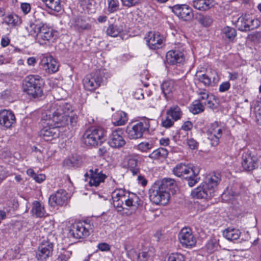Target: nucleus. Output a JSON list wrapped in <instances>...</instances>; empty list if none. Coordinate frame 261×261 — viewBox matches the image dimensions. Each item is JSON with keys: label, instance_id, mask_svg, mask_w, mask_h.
Returning a JSON list of instances; mask_svg holds the SVG:
<instances>
[{"label": "nucleus", "instance_id": "de8ad7c7", "mask_svg": "<svg viewBox=\"0 0 261 261\" xmlns=\"http://www.w3.org/2000/svg\"><path fill=\"white\" fill-rule=\"evenodd\" d=\"M151 254L149 251H143L141 252H139L136 261H148L150 259Z\"/></svg>", "mask_w": 261, "mask_h": 261}, {"label": "nucleus", "instance_id": "0eeeda50", "mask_svg": "<svg viewBox=\"0 0 261 261\" xmlns=\"http://www.w3.org/2000/svg\"><path fill=\"white\" fill-rule=\"evenodd\" d=\"M150 120L145 119L135 124H129L126 129L127 136L130 139H137L143 137L144 133L148 131Z\"/></svg>", "mask_w": 261, "mask_h": 261}, {"label": "nucleus", "instance_id": "72a5a7b5", "mask_svg": "<svg viewBox=\"0 0 261 261\" xmlns=\"http://www.w3.org/2000/svg\"><path fill=\"white\" fill-rule=\"evenodd\" d=\"M45 25L41 23H31L30 25L27 27V30L29 33V35L36 37V38H37V36L38 35L40 32L42 31V29L43 27H44Z\"/></svg>", "mask_w": 261, "mask_h": 261}, {"label": "nucleus", "instance_id": "4be33fe9", "mask_svg": "<svg viewBox=\"0 0 261 261\" xmlns=\"http://www.w3.org/2000/svg\"><path fill=\"white\" fill-rule=\"evenodd\" d=\"M16 119L14 113L6 110L0 111V124L7 128H9L15 123Z\"/></svg>", "mask_w": 261, "mask_h": 261}, {"label": "nucleus", "instance_id": "393cba45", "mask_svg": "<svg viewBox=\"0 0 261 261\" xmlns=\"http://www.w3.org/2000/svg\"><path fill=\"white\" fill-rule=\"evenodd\" d=\"M31 212L32 216L36 218H43L46 216L44 205L38 201H34L32 203Z\"/></svg>", "mask_w": 261, "mask_h": 261}, {"label": "nucleus", "instance_id": "8fccbe9b", "mask_svg": "<svg viewBox=\"0 0 261 261\" xmlns=\"http://www.w3.org/2000/svg\"><path fill=\"white\" fill-rule=\"evenodd\" d=\"M126 197L125 191L122 189L116 190L113 192V199H115V197H117L119 199H125Z\"/></svg>", "mask_w": 261, "mask_h": 261}, {"label": "nucleus", "instance_id": "0e129e2a", "mask_svg": "<svg viewBox=\"0 0 261 261\" xmlns=\"http://www.w3.org/2000/svg\"><path fill=\"white\" fill-rule=\"evenodd\" d=\"M134 97L137 99H141L144 98L143 90L141 89H138L136 90L134 94Z\"/></svg>", "mask_w": 261, "mask_h": 261}, {"label": "nucleus", "instance_id": "a19ab883", "mask_svg": "<svg viewBox=\"0 0 261 261\" xmlns=\"http://www.w3.org/2000/svg\"><path fill=\"white\" fill-rule=\"evenodd\" d=\"M197 19L198 22L205 27L210 26L213 22L212 18L208 15L200 14Z\"/></svg>", "mask_w": 261, "mask_h": 261}, {"label": "nucleus", "instance_id": "473e14b6", "mask_svg": "<svg viewBox=\"0 0 261 261\" xmlns=\"http://www.w3.org/2000/svg\"><path fill=\"white\" fill-rule=\"evenodd\" d=\"M166 114L171 117L173 120L176 121L180 119L182 115V112L179 107L175 105L170 107L167 111Z\"/></svg>", "mask_w": 261, "mask_h": 261}, {"label": "nucleus", "instance_id": "864d4df0", "mask_svg": "<svg viewBox=\"0 0 261 261\" xmlns=\"http://www.w3.org/2000/svg\"><path fill=\"white\" fill-rule=\"evenodd\" d=\"M169 117L170 116H168L167 115L166 119L163 120L162 122V125L163 127L165 128H169L173 125L175 121H174L172 119H170Z\"/></svg>", "mask_w": 261, "mask_h": 261}, {"label": "nucleus", "instance_id": "7c9ffc66", "mask_svg": "<svg viewBox=\"0 0 261 261\" xmlns=\"http://www.w3.org/2000/svg\"><path fill=\"white\" fill-rule=\"evenodd\" d=\"M223 235L228 240L233 241L240 238L241 231L238 229L228 228L223 231Z\"/></svg>", "mask_w": 261, "mask_h": 261}, {"label": "nucleus", "instance_id": "774afa93", "mask_svg": "<svg viewBox=\"0 0 261 261\" xmlns=\"http://www.w3.org/2000/svg\"><path fill=\"white\" fill-rule=\"evenodd\" d=\"M10 42V40L7 36H4L2 37L1 41V44L3 47H6L9 44Z\"/></svg>", "mask_w": 261, "mask_h": 261}, {"label": "nucleus", "instance_id": "c9c22d12", "mask_svg": "<svg viewBox=\"0 0 261 261\" xmlns=\"http://www.w3.org/2000/svg\"><path fill=\"white\" fill-rule=\"evenodd\" d=\"M189 110L193 114H199L204 110V103L200 100H195L190 105Z\"/></svg>", "mask_w": 261, "mask_h": 261}, {"label": "nucleus", "instance_id": "5fc2aeb1", "mask_svg": "<svg viewBox=\"0 0 261 261\" xmlns=\"http://www.w3.org/2000/svg\"><path fill=\"white\" fill-rule=\"evenodd\" d=\"M94 0H79L80 5L83 8L89 9L93 5Z\"/></svg>", "mask_w": 261, "mask_h": 261}, {"label": "nucleus", "instance_id": "a211bd4d", "mask_svg": "<svg viewBox=\"0 0 261 261\" xmlns=\"http://www.w3.org/2000/svg\"><path fill=\"white\" fill-rule=\"evenodd\" d=\"M41 68L48 73H53L58 70L59 65L51 56H44L40 62Z\"/></svg>", "mask_w": 261, "mask_h": 261}, {"label": "nucleus", "instance_id": "f3484780", "mask_svg": "<svg viewBox=\"0 0 261 261\" xmlns=\"http://www.w3.org/2000/svg\"><path fill=\"white\" fill-rule=\"evenodd\" d=\"M145 39L147 45L151 49H159L164 45V37L159 32H148Z\"/></svg>", "mask_w": 261, "mask_h": 261}, {"label": "nucleus", "instance_id": "c03bdc74", "mask_svg": "<svg viewBox=\"0 0 261 261\" xmlns=\"http://www.w3.org/2000/svg\"><path fill=\"white\" fill-rule=\"evenodd\" d=\"M125 250L128 257L133 261H136L139 255V253L130 246L125 247Z\"/></svg>", "mask_w": 261, "mask_h": 261}, {"label": "nucleus", "instance_id": "4d7b16f0", "mask_svg": "<svg viewBox=\"0 0 261 261\" xmlns=\"http://www.w3.org/2000/svg\"><path fill=\"white\" fill-rule=\"evenodd\" d=\"M230 87V84L229 82H224L220 84L219 90L221 92H224L227 91Z\"/></svg>", "mask_w": 261, "mask_h": 261}, {"label": "nucleus", "instance_id": "338daca9", "mask_svg": "<svg viewBox=\"0 0 261 261\" xmlns=\"http://www.w3.org/2000/svg\"><path fill=\"white\" fill-rule=\"evenodd\" d=\"M33 179L38 183H41L45 179V176L44 174H37L35 175Z\"/></svg>", "mask_w": 261, "mask_h": 261}, {"label": "nucleus", "instance_id": "3c124183", "mask_svg": "<svg viewBox=\"0 0 261 261\" xmlns=\"http://www.w3.org/2000/svg\"><path fill=\"white\" fill-rule=\"evenodd\" d=\"M127 120L126 114L124 112H120L119 119L114 122V123L116 125H122L125 123Z\"/></svg>", "mask_w": 261, "mask_h": 261}, {"label": "nucleus", "instance_id": "2f4dec72", "mask_svg": "<svg viewBox=\"0 0 261 261\" xmlns=\"http://www.w3.org/2000/svg\"><path fill=\"white\" fill-rule=\"evenodd\" d=\"M222 37L229 42H233L237 36L236 30L230 27H225L222 30Z\"/></svg>", "mask_w": 261, "mask_h": 261}, {"label": "nucleus", "instance_id": "6e6d98bb", "mask_svg": "<svg viewBox=\"0 0 261 261\" xmlns=\"http://www.w3.org/2000/svg\"><path fill=\"white\" fill-rule=\"evenodd\" d=\"M186 142L187 145L191 149H195L197 148L198 143L194 139H187Z\"/></svg>", "mask_w": 261, "mask_h": 261}, {"label": "nucleus", "instance_id": "13d9d810", "mask_svg": "<svg viewBox=\"0 0 261 261\" xmlns=\"http://www.w3.org/2000/svg\"><path fill=\"white\" fill-rule=\"evenodd\" d=\"M122 4L127 7L134 6L138 4L137 0H121Z\"/></svg>", "mask_w": 261, "mask_h": 261}, {"label": "nucleus", "instance_id": "79ce46f5", "mask_svg": "<svg viewBox=\"0 0 261 261\" xmlns=\"http://www.w3.org/2000/svg\"><path fill=\"white\" fill-rule=\"evenodd\" d=\"M108 11L110 13L117 11L119 8V3L118 0H107Z\"/></svg>", "mask_w": 261, "mask_h": 261}, {"label": "nucleus", "instance_id": "aec40b11", "mask_svg": "<svg viewBox=\"0 0 261 261\" xmlns=\"http://www.w3.org/2000/svg\"><path fill=\"white\" fill-rule=\"evenodd\" d=\"M222 128L219 126L217 121L212 123L209 129L208 139L211 141V145L215 146L219 144V139L222 135Z\"/></svg>", "mask_w": 261, "mask_h": 261}, {"label": "nucleus", "instance_id": "e2e57ef3", "mask_svg": "<svg viewBox=\"0 0 261 261\" xmlns=\"http://www.w3.org/2000/svg\"><path fill=\"white\" fill-rule=\"evenodd\" d=\"M193 127V124L191 122L189 121H187L185 122L184 124L181 126V128L180 130H182L183 131H186L187 132V131L190 130L192 129Z\"/></svg>", "mask_w": 261, "mask_h": 261}, {"label": "nucleus", "instance_id": "ea45409f", "mask_svg": "<svg viewBox=\"0 0 261 261\" xmlns=\"http://www.w3.org/2000/svg\"><path fill=\"white\" fill-rule=\"evenodd\" d=\"M72 255V251L67 249H62L59 252L57 261H68Z\"/></svg>", "mask_w": 261, "mask_h": 261}, {"label": "nucleus", "instance_id": "09e8293b", "mask_svg": "<svg viewBox=\"0 0 261 261\" xmlns=\"http://www.w3.org/2000/svg\"><path fill=\"white\" fill-rule=\"evenodd\" d=\"M184 256L179 253L171 254L168 258V261H184Z\"/></svg>", "mask_w": 261, "mask_h": 261}, {"label": "nucleus", "instance_id": "6ab92c4d", "mask_svg": "<svg viewBox=\"0 0 261 261\" xmlns=\"http://www.w3.org/2000/svg\"><path fill=\"white\" fill-rule=\"evenodd\" d=\"M68 199V193L63 189L57 191L55 194L51 195L48 202L51 206L63 205Z\"/></svg>", "mask_w": 261, "mask_h": 261}, {"label": "nucleus", "instance_id": "1a4fd4ad", "mask_svg": "<svg viewBox=\"0 0 261 261\" xmlns=\"http://www.w3.org/2000/svg\"><path fill=\"white\" fill-rule=\"evenodd\" d=\"M149 199L155 204L165 205L169 199V193L168 191L162 190L160 187L154 184L149 190Z\"/></svg>", "mask_w": 261, "mask_h": 261}, {"label": "nucleus", "instance_id": "e433bc0d", "mask_svg": "<svg viewBox=\"0 0 261 261\" xmlns=\"http://www.w3.org/2000/svg\"><path fill=\"white\" fill-rule=\"evenodd\" d=\"M48 8L59 12L61 10L60 0H42Z\"/></svg>", "mask_w": 261, "mask_h": 261}, {"label": "nucleus", "instance_id": "f257e3e1", "mask_svg": "<svg viewBox=\"0 0 261 261\" xmlns=\"http://www.w3.org/2000/svg\"><path fill=\"white\" fill-rule=\"evenodd\" d=\"M77 119L78 117L73 112L70 103L57 102L43 116L44 125L39 133V136L45 141H51L59 136V127L68 125L73 126L76 124Z\"/></svg>", "mask_w": 261, "mask_h": 261}, {"label": "nucleus", "instance_id": "c85d7f7f", "mask_svg": "<svg viewBox=\"0 0 261 261\" xmlns=\"http://www.w3.org/2000/svg\"><path fill=\"white\" fill-rule=\"evenodd\" d=\"M125 204L132 210H136L140 204V200L138 196L134 193L129 194L124 200Z\"/></svg>", "mask_w": 261, "mask_h": 261}, {"label": "nucleus", "instance_id": "bb28decb", "mask_svg": "<svg viewBox=\"0 0 261 261\" xmlns=\"http://www.w3.org/2000/svg\"><path fill=\"white\" fill-rule=\"evenodd\" d=\"M175 89V83L173 80L165 81L161 85L162 93L167 99L170 96Z\"/></svg>", "mask_w": 261, "mask_h": 261}, {"label": "nucleus", "instance_id": "4c0bfd02", "mask_svg": "<svg viewBox=\"0 0 261 261\" xmlns=\"http://www.w3.org/2000/svg\"><path fill=\"white\" fill-rule=\"evenodd\" d=\"M122 30L121 27L112 24L108 27L107 30V34L111 37H116L119 35Z\"/></svg>", "mask_w": 261, "mask_h": 261}, {"label": "nucleus", "instance_id": "c756f323", "mask_svg": "<svg viewBox=\"0 0 261 261\" xmlns=\"http://www.w3.org/2000/svg\"><path fill=\"white\" fill-rule=\"evenodd\" d=\"M198 169L193 168L192 172H189L184 178L187 181L188 185L190 187L194 186L197 183L199 179Z\"/></svg>", "mask_w": 261, "mask_h": 261}, {"label": "nucleus", "instance_id": "412c9836", "mask_svg": "<svg viewBox=\"0 0 261 261\" xmlns=\"http://www.w3.org/2000/svg\"><path fill=\"white\" fill-rule=\"evenodd\" d=\"M123 132L121 129H117L112 132L109 136L108 143L113 148H120L123 146L126 142L123 136Z\"/></svg>", "mask_w": 261, "mask_h": 261}, {"label": "nucleus", "instance_id": "2eb2a0df", "mask_svg": "<svg viewBox=\"0 0 261 261\" xmlns=\"http://www.w3.org/2000/svg\"><path fill=\"white\" fill-rule=\"evenodd\" d=\"M54 244L48 240L43 241L40 244L36 253L38 260L45 261L53 255Z\"/></svg>", "mask_w": 261, "mask_h": 261}, {"label": "nucleus", "instance_id": "37998d69", "mask_svg": "<svg viewBox=\"0 0 261 261\" xmlns=\"http://www.w3.org/2000/svg\"><path fill=\"white\" fill-rule=\"evenodd\" d=\"M219 244L216 239H213L210 240L206 244V248L208 252L211 253L217 250Z\"/></svg>", "mask_w": 261, "mask_h": 261}, {"label": "nucleus", "instance_id": "dca6fc26", "mask_svg": "<svg viewBox=\"0 0 261 261\" xmlns=\"http://www.w3.org/2000/svg\"><path fill=\"white\" fill-rule=\"evenodd\" d=\"M171 9L179 19L184 21H189L194 17L192 9L186 4L176 5Z\"/></svg>", "mask_w": 261, "mask_h": 261}, {"label": "nucleus", "instance_id": "b1692460", "mask_svg": "<svg viewBox=\"0 0 261 261\" xmlns=\"http://www.w3.org/2000/svg\"><path fill=\"white\" fill-rule=\"evenodd\" d=\"M193 168L189 165L180 163L173 169V172L176 176L184 178L189 172H192Z\"/></svg>", "mask_w": 261, "mask_h": 261}, {"label": "nucleus", "instance_id": "6e6552de", "mask_svg": "<svg viewBox=\"0 0 261 261\" xmlns=\"http://www.w3.org/2000/svg\"><path fill=\"white\" fill-rule=\"evenodd\" d=\"M93 230V225L85 221L72 224L69 229V235L75 239L85 238Z\"/></svg>", "mask_w": 261, "mask_h": 261}, {"label": "nucleus", "instance_id": "58836bf2", "mask_svg": "<svg viewBox=\"0 0 261 261\" xmlns=\"http://www.w3.org/2000/svg\"><path fill=\"white\" fill-rule=\"evenodd\" d=\"M6 23L11 26H16L20 23V18L16 15H9L4 18Z\"/></svg>", "mask_w": 261, "mask_h": 261}, {"label": "nucleus", "instance_id": "f03ea898", "mask_svg": "<svg viewBox=\"0 0 261 261\" xmlns=\"http://www.w3.org/2000/svg\"><path fill=\"white\" fill-rule=\"evenodd\" d=\"M221 181V175L214 173L191 193L193 197L197 199H208L214 195L215 189Z\"/></svg>", "mask_w": 261, "mask_h": 261}, {"label": "nucleus", "instance_id": "5701e85b", "mask_svg": "<svg viewBox=\"0 0 261 261\" xmlns=\"http://www.w3.org/2000/svg\"><path fill=\"white\" fill-rule=\"evenodd\" d=\"M166 61L172 65L182 63L185 61L184 54L178 50H170L166 54Z\"/></svg>", "mask_w": 261, "mask_h": 261}, {"label": "nucleus", "instance_id": "7ed1b4c3", "mask_svg": "<svg viewBox=\"0 0 261 261\" xmlns=\"http://www.w3.org/2000/svg\"><path fill=\"white\" fill-rule=\"evenodd\" d=\"M43 84V80L39 75H29L23 81V91L33 97L41 96Z\"/></svg>", "mask_w": 261, "mask_h": 261}, {"label": "nucleus", "instance_id": "69168bd1", "mask_svg": "<svg viewBox=\"0 0 261 261\" xmlns=\"http://www.w3.org/2000/svg\"><path fill=\"white\" fill-rule=\"evenodd\" d=\"M21 8L24 13L27 14L31 10V6L29 3H22Z\"/></svg>", "mask_w": 261, "mask_h": 261}, {"label": "nucleus", "instance_id": "cd10ccee", "mask_svg": "<svg viewBox=\"0 0 261 261\" xmlns=\"http://www.w3.org/2000/svg\"><path fill=\"white\" fill-rule=\"evenodd\" d=\"M155 184L159 186L162 190L168 191L169 193L170 191L173 193V191L176 186L175 180L169 178H165L161 182Z\"/></svg>", "mask_w": 261, "mask_h": 261}, {"label": "nucleus", "instance_id": "052dcab7", "mask_svg": "<svg viewBox=\"0 0 261 261\" xmlns=\"http://www.w3.org/2000/svg\"><path fill=\"white\" fill-rule=\"evenodd\" d=\"M188 132L180 130L178 134V139L184 142L185 141H186L187 139H188Z\"/></svg>", "mask_w": 261, "mask_h": 261}, {"label": "nucleus", "instance_id": "bf43d9fd", "mask_svg": "<svg viewBox=\"0 0 261 261\" xmlns=\"http://www.w3.org/2000/svg\"><path fill=\"white\" fill-rule=\"evenodd\" d=\"M98 249L102 251H108L110 250L111 247L109 244L107 243H100L97 245Z\"/></svg>", "mask_w": 261, "mask_h": 261}, {"label": "nucleus", "instance_id": "603ef678", "mask_svg": "<svg viewBox=\"0 0 261 261\" xmlns=\"http://www.w3.org/2000/svg\"><path fill=\"white\" fill-rule=\"evenodd\" d=\"M113 199L114 206L118 208V211H122L124 209L123 204L125 199H119L117 197Z\"/></svg>", "mask_w": 261, "mask_h": 261}, {"label": "nucleus", "instance_id": "49530a36", "mask_svg": "<svg viewBox=\"0 0 261 261\" xmlns=\"http://www.w3.org/2000/svg\"><path fill=\"white\" fill-rule=\"evenodd\" d=\"M69 161L71 165L74 167H78L82 164L81 157L76 154L72 155Z\"/></svg>", "mask_w": 261, "mask_h": 261}, {"label": "nucleus", "instance_id": "a18cd8bd", "mask_svg": "<svg viewBox=\"0 0 261 261\" xmlns=\"http://www.w3.org/2000/svg\"><path fill=\"white\" fill-rule=\"evenodd\" d=\"M153 147L152 143L149 142H141L137 145V149L141 152H147Z\"/></svg>", "mask_w": 261, "mask_h": 261}, {"label": "nucleus", "instance_id": "39448f33", "mask_svg": "<svg viewBox=\"0 0 261 261\" xmlns=\"http://www.w3.org/2000/svg\"><path fill=\"white\" fill-rule=\"evenodd\" d=\"M109 77V74L105 69H100L98 71L87 75L83 79V85L85 89L93 91L98 88L102 82Z\"/></svg>", "mask_w": 261, "mask_h": 261}, {"label": "nucleus", "instance_id": "f8f14e48", "mask_svg": "<svg viewBox=\"0 0 261 261\" xmlns=\"http://www.w3.org/2000/svg\"><path fill=\"white\" fill-rule=\"evenodd\" d=\"M196 79L202 83L205 87L213 86L218 83L219 77L217 72L211 70L207 73H203L201 71H197L195 74Z\"/></svg>", "mask_w": 261, "mask_h": 261}, {"label": "nucleus", "instance_id": "9b49d317", "mask_svg": "<svg viewBox=\"0 0 261 261\" xmlns=\"http://www.w3.org/2000/svg\"><path fill=\"white\" fill-rule=\"evenodd\" d=\"M259 159L257 155L250 150L243 152L242 155L241 164L246 171H252L258 166Z\"/></svg>", "mask_w": 261, "mask_h": 261}, {"label": "nucleus", "instance_id": "4468645a", "mask_svg": "<svg viewBox=\"0 0 261 261\" xmlns=\"http://www.w3.org/2000/svg\"><path fill=\"white\" fill-rule=\"evenodd\" d=\"M57 38V33L45 25L43 27L36 40L41 45H49L54 43Z\"/></svg>", "mask_w": 261, "mask_h": 261}, {"label": "nucleus", "instance_id": "680f3d73", "mask_svg": "<svg viewBox=\"0 0 261 261\" xmlns=\"http://www.w3.org/2000/svg\"><path fill=\"white\" fill-rule=\"evenodd\" d=\"M75 25L77 26L79 28L84 30L89 29L90 27V25L88 23L83 24L82 20L81 18L77 19Z\"/></svg>", "mask_w": 261, "mask_h": 261}, {"label": "nucleus", "instance_id": "423d86ee", "mask_svg": "<svg viewBox=\"0 0 261 261\" xmlns=\"http://www.w3.org/2000/svg\"><path fill=\"white\" fill-rule=\"evenodd\" d=\"M260 24V21L249 14L241 15L236 22L238 29L243 32L251 31L257 29Z\"/></svg>", "mask_w": 261, "mask_h": 261}, {"label": "nucleus", "instance_id": "a878e982", "mask_svg": "<svg viewBox=\"0 0 261 261\" xmlns=\"http://www.w3.org/2000/svg\"><path fill=\"white\" fill-rule=\"evenodd\" d=\"M213 3L214 0H193L191 4L195 9L201 11H205L213 7Z\"/></svg>", "mask_w": 261, "mask_h": 261}, {"label": "nucleus", "instance_id": "9d476101", "mask_svg": "<svg viewBox=\"0 0 261 261\" xmlns=\"http://www.w3.org/2000/svg\"><path fill=\"white\" fill-rule=\"evenodd\" d=\"M85 180L89 182L90 186L98 187L107 178V175L102 173V170L96 167H93L89 172L85 174Z\"/></svg>", "mask_w": 261, "mask_h": 261}, {"label": "nucleus", "instance_id": "20e7f679", "mask_svg": "<svg viewBox=\"0 0 261 261\" xmlns=\"http://www.w3.org/2000/svg\"><path fill=\"white\" fill-rule=\"evenodd\" d=\"M106 140V132L100 127H91L86 129L83 135L82 142L86 146L101 145Z\"/></svg>", "mask_w": 261, "mask_h": 261}, {"label": "nucleus", "instance_id": "ddd939ff", "mask_svg": "<svg viewBox=\"0 0 261 261\" xmlns=\"http://www.w3.org/2000/svg\"><path fill=\"white\" fill-rule=\"evenodd\" d=\"M178 239L182 246L187 248L194 247L197 242L192 230L189 227L181 229L178 234Z\"/></svg>", "mask_w": 261, "mask_h": 261}, {"label": "nucleus", "instance_id": "f704fd0d", "mask_svg": "<svg viewBox=\"0 0 261 261\" xmlns=\"http://www.w3.org/2000/svg\"><path fill=\"white\" fill-rule=\"evenodd\" d=\"M168 153V152L167 149L161 147L152 151L148 156L151 159L156 160L166 158Z\"/></svg>", "mask_w": 261, "mask_h": 261}]
</instances>
